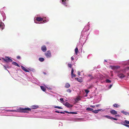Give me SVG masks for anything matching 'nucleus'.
Returning <instances> with one entry per match:
<instances>
[{"label":"nucleus","instance_id":"1","mask_svg":"<svg viewBox=\"0 0 129 129\" xmlns=\"http://www.w3.org/2000/svg\"><path fill=\"white\" fill-rule=\"evenodd\" d=\"M89 34V32L87 31L84 32L82 31L81 36L79 40V42L84 44L87 40L88 36Z\"/></svg>","mask_w":129,"mask_h":129},{"label":"nucleus","instance_id":"2","mask_svg":"<svg viewBox=\"0 0 129 129\" xmlns=\"http://www.w3.org/2000/svg\"><path fill=\"white\" fill-rule=\"evenodd\" d=\"M35 20H36L37 21L39 22L43 21V22L42 23H43L47 22L49 21L45 17L44 18V17L42 18L39 17H37L35 19Z\"/></svg>","mask_w":129,"mask_h":129},{"label":"nucleus","instance_id":"3","mask_svg":"<svg viewBox=\"0 0 129 129\" xmlns=\"http://www.w3.org/2000/svg\"><path fill=\"white\" fill-rule=\"evenodd\" d=\"M125 73V70L123 69L122 70L121 72L118 73L117 76L120 79H123L125 77V75L124 74Z\"/></svg>","mask_w":129,"mask_h":129},{"label":"nucleus","instance_id":"4","mask_svg":"<svg viewBox=\"0 0 129 129\" xmlns=\"http://www.w3.org/2000/svg\"><path fill=\"white\" fill-rule=\"evenodd\" d=\"M31 110V109L29 108H19V112H21L25 113H28V111H30Z\"/></svg>","mask_w":129,"mask_h":129},{"label":"nucleus","instance_id":"5","mask_svg":"<svg viewBox=\"0 0 129 129\" xmlns=\"http://www.w3.org/2000/svg\"><path fill=\"white\" fill-rule=\"evenodd\" d=\"M45 55L46 58H49L52 57L51 52L50 50H48L45 53Z\"/></svg>","mask_w":129,"mask_h":129},{"label":"nucleus","instance_id":"6","mask_svg":"<svg viewBox=\"0 0 129 129\" xmlns=\"http://www.w3.org/2000/svg\"><path fill=\"white\" fill-rule=\"evenodd\" d=\"M4 61L6 62H12V60L9 58V57H6L5 58H3Z\"/></svg>","mask_w":129,"mask_h":129},{"label":"nucleus","instance_id":"7","mask_svg":"<svg viewBox=\"0 0 129 129\" xmlns=\"http://www.w3.org/2000/svg\"><path fill=\"white\" fill-rule=\"evenodd\" d=\"M89 25H86L84 27L82 31L84 32H87V31L89 29L90 26Z\"/></svg>","mask_w":129,"mask_h":129},{"label":"nucleus","instance_id":"8","mask_svg":"<svg viewBox=\"0 0 129 129\" xmlns=\"http://www.w3.org/2000/svg\"><path fill=\"white\" fill-rule=\"evenodd\" d=\"M64 105L68 108H70L73 107V105L70 104L68 102H66Z\"/></svg>","mask_w":129,"mask_h":129},{"label":"nucleus","instance_id":"9","mask_svg":"<svg viewBox=\"0 0 129 129\" xmlns=\"http://www.w3.org/2000/svg\"><path fill=\"white\" fill-rule=\"evenodd\" d=\"M41 50L43 52H45L47 50V48L45 45L42 46L41 47Z\"/></svg>","mask_w":129,"mask_h":129},{"label":"nucleus","instance_id":"10","mask_svg":"<svg viewBox=\"0 0 129 129\" xmlns=\"http://www.w3.org/2000/svg\"><path fill=\"white\" fill-rule=\"evenodd\" d=\"M39 106L37 105H34L32 106H31V108L34 109H38L39 108Z\"/></svg>","mask_w":129,"mask_h":129},{"label":"nucleus","instance_id":"11","mask_svg":"<svg viewBox=\"0 0 129 129\" xmlns=\"http://www.w3.org/2000/svg\"><path fill=\"white\" fill-rule=\"evenodd\" d=\"M74 72V70L73 68H72V70L71 72V75L72 76V78L73 77H76V75L74 74H73V73Z\"/></svg>","mask_w":129,"mask_h":129},{"label":"nucleus","instance_id":"12","mask_svg":"<svg viewBox=\"0 0 129 129\" xmlns=\"http://www.w3.org/2000/svg\"><path fill=\"white\" fill-rule=\"evenodd\" d=\"M110 113L113 115H116L117 114V111L114 110H111Z\"/></svg>","mask_w":129,"mask_h":129},{"label":"nucleus","instance_id":"13","mask_svg":"<svg viewBox=\"0 0 129 129\" xmlns=\"http://www.w3.org/2000/svg\"><path fill=\"white\" fill-rule=\"evenodd\" d=\"M121 112L125 115H129V112H128L125 111L124 110L121 111Z\"/></svg>","mask_w":129,"mask_h":129},{"label":"nucleus","instance_id":"14","mask_svg":"<svg viewBox=\"0 0 129 129\" xmlns=\"http://www.w3.org/2000/svg\"><path fill=\"white\" fill-rule=\"evenodd\" d=\"M21 69L27 72H29V71H28V70L27 69H26L23 66H21Z\"/></svg>","mask_w":129,"mask_h":129},{"label":"nucleus","instance_id":"15","mask_svg":"<svg viewBox=\"0 0 129 129\" xmlns=\"http://www.w3.org/2000/svg\"><path fill=\"white\" fill-rule=\"evenodd\" d=\"M115 122L117 123L121 124L123 125L124 126H125V125L126 124L125 123V121H121L120 122Z\"/></svg>","mask_w":129,"mask_h":129},{"label":"nucleus","instance_id":"16","mask_svg":"<svg viewBox=\"0 0 129 129\" xmlns=\"http://www.w3.org/2000/svg\"><path fill=\"white\" fill-rule=\"evenodd\" d=\"M111 67H112V69H118L120 68V67L119 66H111Z\"/></svg>","mask_w":129,"mask_h":129},{"label":"nucleus","instance_id":"17","mask_svg":"<svg viewBox=\"0 0 129 129\" xmlns=\"http://www.w3.org/2000/svg\"><path fill=\"white\" fill-rule=\"evenodd\" d=\"M103 117H106L108 119H111V118H112V117L108 115H104L103 116Z\"/></svg>","mask_w":129,"mask_h":129},{"label":"nucleus","instance_id":"18","mask_svg":"<svg viewBox=\"0 0 129 129\" xmlns=\"http://www.w3.org/2000/svg\"><path fill=\"white\" fill-rule=\"evenodd\" d=\"M12 63L15 66H16L19 67H20V66L17 63L13 61L12 62Z\"/></svg>","mask_w":129,"mask_h":129},{"label":"nucleus","instance_id":"19","mask_svg":"<svg viewBox=\"0 0 129 129\" xmlns=\"http://www.w3.org/2000/svg\"><path fill=\"white\" fill-rule=\"evenodd\" d=\"M66 0H62V4H63L66 6H68V4L66 3L65 1Z\"/></svg>","mask_w":129,"mask_h":129},{"label":"nucleus","instance_id":"20","mask_svg":"<svg viewBox=\"0 0 129 129\" xmlns=\"http://www.w3.org/2000/svg\"><path fill=\"white\" fill-rule=\"evenodd\" d=\"M70 86V84L69 83H66L65 87L66 88H68Z\"/></svg>","mask_w":129,"mask_h":129},{"label":"nucleus","instance_id":"21","mask_svg":"<svg viewBox=\"0 0 129 129\" xmlns=\"http://www.w3.org/2000/svg\"><path fill=\"white\" fill-rule=\"evenodd\" d=\"M53 108H57L59 109H62V108L61 107H59L58 106H57L55 105H53Z\"/></svg>","mask_w":129,"mask_h":129},{"label":"nucleus","instance_id":"22","mask_svg":"<svg viewBox=\"0 0 129 129\" xmlns=\"http://www.w3.org/2000/svg\"><path fill=\"white\" fill-rule=\"evenodd\" d=\"M19 112V108L17 109L16 110H10V112Z\"/></svg>","mask_w":129,"mask_h":129},{"label":"nucleus","instance_id":"23","mask_svg":"<svg viewBox=\"0 0 129 129\" xmlns=\"http://www.w3.org/2000/svg\"><path fill=\"white\" fill-rule=\"evenodd\" d=\"M77 80L80 83L82 82L83 81L82 79L80 78H77Z\"/></svg>","mask_w":129,"mask_h":129},{"label":"nucleus","instance_id":"24","mask_svg":"<svg viewBox=\"0 0 129 129\" xmlns=\"http://www.w3.org/2000/svg\"><path fill=\"white\" fill-rule=\"evenodd\" d=\"M41 89L44 91H45L46 90V88L45 87L43 86H40Z\"/></svg>","mask_w":129,"mask_h":129},{"label":"nucleus","instance_id":"25","mask_svg":"<svg viewBox=\"0 0 129 129\" xmlns=\"http://www.w3.org/2000/svg\"><path fill=\"white\" fill-rule=\"evenodd\" d=\"M75 54H76V55H77V54H78V48L77 46L76 47V48L75 49Z\"/></svg>","mask_w":129,"mask_h":129},{"label":"nucleus","instance_id":"26","mask_svg":"<svg viewBox=\"0 0 129 129\" xmlns=\"http://www.w3.org/2000/svg\"><path fill=\"white\" fill-rule=\"evenodd\" d=\"M39 60L40 61L42 62L44 61V59L43 57H40L39 58Z\"/></svg>","mask_w":129,"mask_h":129},{"label":"nucleus","instance_id":"27","mask_svg":"<svg viewBox=\"0 0 129 129\" xmlns=\"http://www.w3.org/2000/svg\"><path fill=\"white\" fill-rule=\"evenodd\" d=\"M5 27V25H0V28L1 29H4Z\"/></svg>","mask_w":129,"mask_h":129},{"label":"nucleus","instance_id":"28","mask_svg":"<svg viewBox=\"0 0 129 129\" xmlns=\"http://www.w3.org/2000/svg\"><path fill=\"white\" fill-rule=\"evenodd\" d=\"M86 110L87 111H93V109L90 108H87Z\"/></svg>","mask_w":129,"mask_h":129},{"label":"nucleus","instance_id":"29","mask_svg":"<svg viewBox=\"0 0 129 129\" xmlns=\"http://www.w3.org/2000/svg\"><path fill=\"white\" fill-rule=\"evenodd\" d=\"M68 67H69L70 68H72V64H71V63H70V62L68 63Z\"/></svg>","mask_w":129,"mask_h":129},{"label":"nucleus","instance_id":"30","mask_svg":"<svg viewBox=\"0 0 129 129\" xmlns=\"http://www.w3.org/2000/svg\"><path fill=\"white\" fill-rule=\"evenodd\" d=\"M113 106L114 107L116 108H118L119 106V105L116 104H114L113 105Z\"/></svg>","mask_w":129,"mask_h":129},{"label":"nucleus","instance_id":"31","mask_svg":"<svg viewBox=\"0 0 129 129\" xmlns=\"http://www.w3.org/2000/svg\"><path fill=\"white\" fill-rule=\"evenodd\" d=\"M94 33L95 35H97L99 34V31L98 30H96L94 31Z\"/></svg>","mask_w":129,"mask_h":129},{"label":"nucleus","instance_id":"32","mask_svg":"<svg viewBox=\"0 0 129 129\" xmlns=\"http://www.w3.org/2000/svg\"><path fill=\"white\" fill-rule=\"evenodd\" d=\"M106 82L107 83H110L111 82V81L109 79H106Z\"/></svg>","mask_w":129,"mask_h":129},{"label":"nucleus","instance_id":"33","mask_svg":"<svg viewBox=\"0 0 129 129\" xmlns=\"http://www.w3.org/2000/svg\"><path fill=\"white\" fill-rule=\"evenodd\" d=\"M85 91L87 94L89 92V91L87 89H85Z\"/></svg>","mask_w":129,"mask_h":129},{"label":"nucleus","instance_id":"34","mask_svg":"<svg viewBox=\"0 0 129 129\" xmlns=\"http://www.w3.org/2000/svg\"><path fill=\"white\" fill-rule=\"evenodd\" d=\"M70 114H76L77 113L76 112H70Z\"/></svg>","mask_w":129,"mask_h":129},{"label":"nucleus","instance_id":"35","mask_svg":"<svg viewBox=\"0 0 129 129\" xmlns=\"http://www.w3.org/2000/svg\"><path fill=\"white\" fill-rule=\"evenodd\" d=\"M92 112L95 114L97 113H98V111L97 110H93Z\"/></svg>","mask_w":129,"mask_h":129},{"label":"nucleus","instance_id":"36","mask_svg":"<svg viewBox=\"0 0 129 129\" xmlns=\"http://www.w3.org/2000/svg\"><path fill=\"white\" fill-rule=\"evenodd\" d=\"M125 124H129V121L127 120H125Z\"/></svg>","mask_w":129,"mask_h":129},{"label":"nucleus","instance_id":"37","mask_svg":"<svg viewBox=\"0 0 129 129\" xmlns=\"http://www.w3.org/2000/svg\"><path fill=\"white\" fill-rule=\"evenodd\" d=\"M80 99L78 97L77 98L75 99V101L76 102H77L79 100H80Z\"/></svg>","mask_w":129,"mask_h":129},{"label":"nucleus","instance_id":"38","mask_svg":"<svg viewBox=\"0 0 129 129\" xmlns=\"http://www.w3.org/2000/svg\"><path fill=\"white\" fill-rule=\"evenodd\" d=\"M4 67V68L5 69V70H7L8 71V72H9V71H8L7 69V68H9V67L8 66H7V67H6V66H4V65H3Z\"/></svg>","mask_w":129,"mask_h":129},{"label":"nucleus","instance_id":"39","mask_svg":"<svg viewBox=\"0 0 129 129\" xmlns=\"http://www.w3.org/2000/svg\"><path fill=\"white\" fill-rule=\"evenodd\" d=\"M67 91L71 93L72 91V90L69 89L67 90Z\"/></svg>","mask_w":129,"mask_h":129},{"label":"nucleus","instance_id":"40","mask_svg":"<svg viewBox=\"0 0 129 129\" xmlns=\"http://www.w3.org/2000/svg\"><path fill=\"white\" fill-rule=\"evenodd\" d=\"M113 119L114 120H117V119L116 118H113V117H112V118H111V119Z\"/></svg>","mask_w":129,"mask_h":129},{"label":"nucleus","instance_id":"41","mask_svg":"<svg viewBox=\"0 0 129 129\" xmlns=\"http://www.w3.org/2000/svg\"><path fill=\"white\" fill-rule=\"evenodd\" d=\"M17 59H19L21 58V57L20 56H17Z\"/></svg>","mask_w":129,"mask_h":129},{"label":"nucleus","instance_id":"42","mask_svg":"<svg viewBox=\"0 0 129 129\" xmlns=\"http://www.w3.org/2000/svg\"><path fill=\"white\" fill-rule=\"evenodd\" d=\"M112 84L110 85L109 86V87H108L110 89L111 88V87H112Z\"/></svg>","mask_w":129,"mask_h":129},{"label":"nucleus","instance_id":"43","mask_svg":"<svg viewBox=\"0 0 129 129\" xmlns=\"http://www.w3.org/2000/svg\"><path fill=\"white\" fill-rule=\"evenodd\" d=\"M64 111L66 113H68V114H70V112H68L67 111Z\"/></svg>","mask_w":129,"mask_h":129},{"label":"nucleus","instance_id":"44","mask_svg":"<svg viewBox=\"0 0 129 129\" xmlns=\"http://www.w3.org/2000/svg\"><path fill=\"white\" fill-rule=\"evenodd\" d=\"M5 112H10V110H5Z\"/></svg>","mask_w":129,"mask_h":129},{"label":"nucleus","instance_id":"45","mask_svg":"<svg viewBox=\"0 0 129 129\" xmlns=\"http://www.w3.org/2000/svg\"><path fill=\"white\" fill-rule=\"evenodd\" d=\"M80 73L81 72H79V71H78V75H80Z\"/></svg>","mask_w":129,"mask_h":129},{"label":"nucleus","instance_id":"46","mask_svg":"<svg viewBox=\"0 0 129 129\" xmlns=\"http://www.w3.org/2000/svg\"><path fill=\"white\" fill-rule=\"evenodd\" d=\"M71 60L72 61L74 59V58L73 56H72L71 58Z\"/></svg>","mask_w":129,"mask_h":129},{"label":"nucleus","instance_id":"47","mask_svg":"<svg viewBox=\"0 0 129 129\" xmlns=\"http://www.w3.org/2000/svg\"><path fill=\"white\" fill-rule=\"evenodd\" d=\"M55 112H56V113H60V112H59V111H55Z\"/></svg>","mask_w":129,"mask_h":129},{"label":"nucleus","instance_id":"48","mask_svg":"<svg viewBox=\"0 0 129 129\" xmlns=\"http://www.w3.org/2000/svg\"><path fill=\"white\" fill-rule=\"evenodd\" d=\"M93 77L92 76H91L90 77V80L93 79Z\"/></svg>","mask_w":129,"mask_h":129},{"label":"nucleus","instance_id":"49","mask_svg":"<svg viewBox=\"0 0 129 129\" xmlns=\"http://www.w3.org/2000/svg\"><path fill=\"white\" fill-rule=\"evenodd\" d=\"M60 100L61 101H63V99L62 98H61L60 99Z\"/></svg>","mask_w":129,"mask_h":129},{"label":"nucleus","instance_id":"50","mask_svg":"<svg viewBox=\"0 0 129 129\" xmlns=\"http://www.w3.org/2000/svg\"><path fill=\"white\" fill-rule=\"evenodd\" d=\"M125 126H126L127 127H129V125H127V124H126L125 125Z\"/></svg>","mask_w":129,"mask_h":129},{"label":"nucleus","instance_id":"51","mask_svg":"<svg viewBox=\"0 0 129 129\" xmlns=\"http://www.w3.org/2000/svg\"><path fill=\"white\" fill-rule=\"evenodd\" d=\"M115 117H116L117 116L120 117V115H119L118 114V115H115Z\"/></svg>","mask_w":129,"mask_h":129},{"label":"nucleus","instance_id":"52","mask_svg":"<svg viewBox=\"0 0 129 129\" xmlns=\"http://www.w3.org/2000/svg\"><path fill=\"white\" fill-rule=\"evenodd\" d=\"M47 88H48L50 90H51L52 89V88L50 87H47Z\"/></svg>","mask_w":129,"mask_h":129},{"label":"nucleus","instance_id":"53","mask_svg":"<svg viewBox=\"0 0 129 129\" xmlns=\"http://www.w3.org/2000/svg\"><path fill=\"white\" fill-rule=\"evenodd\" d=\"M102 110V109H98V110H97L98 111V112H99V111H101Z\"/></svg>","mask_w":129,"mask_h":129},{"label":"nucleus","instance_id":"54","mask_svg":"<svg viewBox=\"0 0 129 129\" xmlns=\"http://www.w3.org/2000/svg\"><path fill=\"white\" fill-rule=\"evenodd\" d=\"M60 113L61 114H64V112H60Z\"/></svg>","mask_w":129,"mask_h":129},{"label":"nucleus","instance_id":"55","mask_svg":"<svg viewBox=\"0 0 129 129\" xmlns=\"http://www.w3.org/2000/svg\"><path fill=\"white\" fill-rule=\"evenodd\" d=\"M5 109H0V112H1V111H2V110H5Z\"/></svg>","mask_w":129,"mask_h":129},{"label":"nucleus","instance_id":"56","mask_svg":"<svg viewBox=\"0 0 129 129\" xmlns=\"http://www.w3.org/2000/svg\"><path fill=\"white\" fill-rule=\"evenodd\" d=\"M92 75H90V74H89L88 75V77H90Z\"/></svg>","mask_w":129,"mask_h":129},{"label":"nucleus","instance_id":"57","mask_svg":"<svg viewBox=\"0 0 129 129\" xmlns=\"http://www.w3.org/2000/svg\"><path fill=\"white\" fill-rule=\"evenodd\" d=\"M99 105H96V107H98L99 106Z\"/></svg>","mask_w":129,"mask_h":129},{"label":"nucleus","instance_id":"58","mask_svg":"<svg viewBox=\"0 0 129 129\" xmlns=\"http://www.w3.org/2000/svg\"><path fill=\"white\" fill-rule=\"evenodd\" d=\"M2 24V23L1 21H0V24Z\"/></svg>","mask_w":129,"mask_h":129},{"label":"nucleus","instance_id":"59","mask_svg":"<svg viewBox=\"0 0 129 129\" xmlns=\"http://www.w3.org/2000/svg\"><path fill=\"white\" fill-rule=\"evenodd\" d=\"M90 56V55H88V56H87V58H89V56Z\"/></svg>","mask_w":129,"mask_h":129},{"label":"nucleus","instance_id":"60","mask_svg":"<svg viewBox=\"0 0 129 129\" xmlns=\"http://www.w3.org/2000/svg\"><path fill=\"white\" fill-rule=\"evenodd\" d=\"M91 107L92 108H94L95 106H92Z\"/></svg>","mask_w":129,"mask_h":129},{"label":"nucleus","instance_id":"61","mask_svg":"<svg viewBox=\"0 0 129 129\" xmlns=\"http://www.w3.org/2000/svg\"><path fill=\"white\" fill-rule=\"evenodd\" d=\"M104 61L107 62V60H104Z\"/></svg>","mask_w":129,"mask_h":129},{"label":"nucleus","instance_id":"62","mask_svg":"<svg viewBox=\"0 0 129 129\" xmlns=\"http://www.w3.org/2000/svg\"><path fill=\"white\" fill-rule=\"evenodd\" d=\"M87 96V94H86V95H85V96Z\"/></svg>","mask_w":129,"mask_h":129},{"label":"nucleus","instance_id":"63","mask_svg":"<svg viewBox=\"0 0 129 129\" xmlns=\"http://www.w3.org/2000/svg\"><path fill=\"white\" fill-rule=\"evenodd\" d=\"M61 126H62V123H61Z\"/></svg>","mask_w":129,"mask_h":129},{"label":"nucleus","instance_id":"64","mask_svg":"<svg viewBox=\"0 0 129 129\" xmlns=\"http://www.w3.org/2000/svg\"><path fill=\"white\" fill-rule=\"evenodd\" d=\"M128 69H129V67H128Z\"/></svg>","mask_w":129,"mask_h":129}]
</instances>
